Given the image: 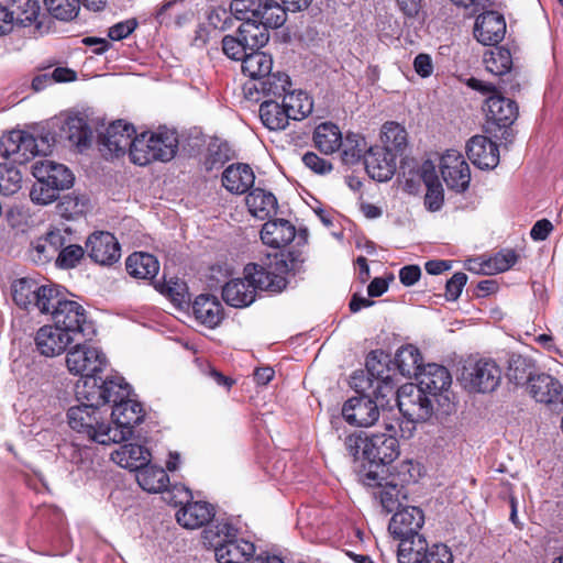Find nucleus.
<instances>
[{
    "mask_svg": "<svg viewBox=\"0 0 563 563\" xmlns=\"http://www.w3.org/2000/svg\"><path fill=\"white\" fill-rule=\"evenodd\" d=\"M172 137L165 136L164 150H155L153 146L156 141L151 140L150 132H143L134 135L129 146V154L132 163L145 166L154 161L169 162L172 155Z\"/></svg>",
    "mask_w": 563,
    "mask_h": 563,
    "instance_id": "obj_18",
    "label": "nucleus"
},
{
    "mask_svg": "<svg viewBox=\"0 0 563 563\" xmlns=\"http://www.w3.org/2000/svg\"><path fill=\"white\" fill-rule=\"evenodd\" d=\"M111 416L113 426L108 423L107 433L111 438V443H119L132 435L134 426L143 420L144 411L132 393V396L113 404Z\"/></svg>",
    "mask_w": 563,
    "mask_h": 563,
    "instance_id": "obj_7",
    "label": "nucleus"
},
{
    "mask_svg": "<svg viewBox=\"0 0 563 563\" xmlns=\"http://www.w3.org/2000/svg\"><path fill=\"white\" fill-rule=\"evenodd\" d=\"M302 162L306 167L317 174L324 175L332 170V164L329 161L321 158L313 152H307L302 156Z\"/></svg>",
    "mask_w": 563,
    "mask_h": 563,
    "instance_id": "obj_61",
    "label": "nucleus"
},
{
    "mask_svg": "<svg viewBox=\"0 0 563 563\" xmlns=\"http://www.w3.org/2000/svg\"><path fill=\"white\" fill-rule=\"evenodd\" d=\"M214 555L219 563H243L247 561L255 551L253 543L246 540L217 541L212 545Z\"/></svg>",
    "mask_w": 563,
    "mask_h": 563,
    "instance_id": "obj_33",
    "label": "nucleus"
},
{
    "mask_svg": "<svg viewBox=\"0 0 563 563\" xmlns=\"http://www.w3.org/2000/svg\"><path fill=\"white\" fill-rule=\"evenodd\" d=\"M192 313L201 324L213 329L222 320V305L217 297L199 295L192 302Z\"/></svg>",
    "mask_w": 563,
    "mask_h": 563,
    "instance_id": "obj_36",
    "label": "nucleus"
},
{
    "mask_svg": "<svg viewBox=\"0 0 563 563\" xmlns=\"http://www.w3.org/2000/svg\"><path fill=\"white\" fill-rule=\"evenodd\" d=\"M47 11L57 20L70 21L80 10L79 0H44Z\"/></svg>",
    "mask_w": 563,
    "mask_h": 563,
    "instance_id": "obj_52",
    "label": "nucleus"
},
{
    "mask_svg": "<svg viewBox=\"0 0 563 563\" xmlns=\"http://www.w3.org/2000/svg\"><path fill=\"white\" fill-rule=\"evenodd\" d=\"M68 371L74 375H80L85 379L96 377L97 373L107 366L104 353L97 346L76 344L66 356Z\"/></svg>",
    "mask_w": 563,
    "mask_h": 563,
    "instance_id": "obj_13",
    "label": "nucleus"
},
{
    "mask_svg": "<svg viewBox=\"0 0 563 563\" xmlns=\"http://www.w3.org/2000/svg\"><path fill=\"white\" fill-rule=\"evenodd\" d=\"M290 86L291 82L288 75L280 71H271L258 81L246 82L243 90L245 97L250 100L258 101V98H254V93L277 100L278 98H284Z\"/></svg>",
    "mask_w": 563,
    "mask_h": 563,
    "instance_id": "obj_23",
    "label": "nucleus"
},
{
    "mask_svg": "<svg viewBox=\"0 0 563 563\" xmlns=\"http://www.w3.org/2000/svg\"><path fill=\"white\" fill-rule=\"evenodd\" d=\"M190 499L179 501L180 507L175 514L176 521L186 529H198L208 525L216 515L214 506L206 500Z\"/></svg>",
    "mask_w": 563,
    "mask_h": 563,
    "instance_id": "obj_21",
    "label": "nucleus"
},
{
    "mask_svg": "<svg viewBox=\"0 0 563 563\" xmlns=\"http://www.w3.org/2000/svg\"><path fill=\"white\" fill-rule=\"evenodd\" d=\"M382 141L389 153L397 155L407 145V132L404 126L396 122H386L382 129Z\"/></svg>",
    "mask_w": 563,
    "mask_h": 563,
    "instance_id": "obj_47",
    "label": "nucleus"
},
{
    "mask_svg": "<svg viewBox=\"0 0 563 563\" xmlns=\"http://www.w3.org/2000/svg\"><path fill=\"white\" fill-rule=\"evenodd\" d=\"M506 33L504 16L496 11H486L479 14L474 26V36L483 45L499 43Z\"/></svg>",
    "mask_w": 563,
    "mask_h": 563,
    "instance_id": "obj_26",
    "label": "nucleus"
},
{
    "mask_svg": "<svg viewBox=\"0 0 563 563\" xmlns=\"http://www.w3.org/2000/svg\"><path fill=\"white\" fill-rule=\"evenodd\" d=\"M295 227L285 219L268 220L261 230V240L273 249L286 246L295 239Z\"/></svg>",
    "mask_w": 563,
    "mask_h": 563,
    "instance_id": "obj_34",
    "label": "nucleus"
},
{
    "mask_svg": "<svg viewBox=\"0 0 563 563\" xmlns=\"http://www.w3.org/2000/svg\"><path fill=\"white\" fill-rule=\"evenodd\" d=\"M135 479L144 493H168L169 477L162 467L148 463L136 472Z\"/></svg>",
    "mask_w": 563,
    "mask_h": 563,
    "instance_id": "obj_40",
    "label": "nucleus"
},
{
    "mask_svg": "<svg viewBox=\"0 0 563 563\" xmlns=\"http://www.w3.org/2000/svg\"><path fill=\"white\" fill-rule=\"evenodd\" d=\"M398 563H453V554L449 547L437 543L429 547L423 537L416 541L399 544L397 551Z\"/></svg>",
    "mask_w": 563,
    "mask_h": 563,
    "instance_id": "obj_12",
    "label": "nucleus"
},
{
    "mask_svg": "<svg viewBox=\"0 0 563 563\" xmlns=\"http://www.w3.org/2000/svg\"><path fill=\"white\" fill-rule=\"evenodd\" d=\"M374 501L380 508L383 515L395 514L405 507L402 501L398 499V495H374Z\"/></svg>",
    "mask_w": 563,
    "mask_h": 563,
    "instance_id": "obj_62",
    "label": "nucleus"
},
{
    "mask_svg": "<svg viewBox=\"0 0 563 563\" xmlns=\"http://www.w3.org/2000/svg\"><path fill=\"white\" fill-rule=\"evenodd\" d=\"M395 363L400 374L406 377H417L424 367L419 349L412 344L404 345L397 350Z\"/></svg>",
    "mask_w": 563,
    "mask_h": 563,
    "instance_id": "obj_45",
    "label": "nucleus"
},
{
    "mask_svg": "<svg viewBox=\"0 0 563 563\" xmlns=\"http://www.w3.org/2000/svg\"><path fill=\"white\" fill-rule=\"evenodd\" d=\"M111 460L122 468L139 472L150 463L151 453L141 444L126 443L111 453Z\"/></svg>",
    "mask_w": 563,
    "mask_h": 563,
    "instance_id": "obj_32",
    "label": "nucleus"
},
{
    "mask_svg": "<svg viewBox=\"0 0 563 563\" xmlns=\"http://www.w3.org/2000/svg\"><path fill=\"white\" fill-rule=\"evenodd\" d=\"M440 172L448 188L463 192L468 188L471 170L464 156L455 151L449 150L440 161Z\"/></svg>",
    "mask_w": 563,
    "mask_h": 563,
    "instance_id": "obj_17",
    "label": "nucleus"
},
{
    "mask_svg": "<svg viewBox=\"0 0 563 563\" xmlns=\"http://www.w3.org/2000/svg\"><path fill=\"white\" fill-rule=\"evenodd\" d=\"M230 10L235 19L254 18L267 31L282 26L286 21V11H288L277 0H232Z\"/></svg>",
    "mask_w": 563,
    "mask_h": 563,
    "instance_id": "obj_6",
    "label": "nucleus"
},
{
    "mask_svg": "<svg viewBox=\"0 0 563 563\" xmlns=\"http://www.w3.org/2000/svg\"><path fill=\"white\" fill-rule=\"evenodd\" d=\"M132 388L122 376L114 375L99 383L97 377H88L77 386V399H86L92 404L103 406L115 404L123 398L132 396Z\"/></svg>",
    "mask_w": 563,
    "mask_h": 563,
    "instance_id": "obj_5",
    "label": "nucleus"
},
{
    "mask_svg": "<svg viewBox=\"0 0 563 563\" xmlns=\"http://www.w3.org/2000/svg\"><path fill=\"white\" fill-rule=\"evenodd\" d=\"M84 249L76 244L63 246L56 257V265L60 268H73L84 256Z\"/></svg>",
    "mask_w": 563,
    "mask_h": 563,
    "instance_id": "obj_57",
    "label": "nucleus"
},
{
    "mask_svg": "<svg viewBox=\"0 0 563 563\" xmlns=\"http://www.w3.org/2000/svg\"><path fill=\"white\" fill-rule=\"evenodd\" d=\"M62 130L69 142L80 152L86 150L91 143L92 131L86 119L78 114L69 115L65 120Z\"/></svg>",
    "mask_w": 563,
    "mask_h": 563,
    "instance_id": "obj_41",
    "label": "nucleus"
},
{
    "mask_svg": "<svg viewBox=\"0 0 563 563\" xmlns=\"http://www.w3.org/2000/svg\"><path fill=\"white\" fill-rule=\"evenodd\" d=\"M342 161L346 165H354L362 158L365 159L367 153V143L365 139L357 133H349L342 143Z\"/></svg>",
    "mask_w": 563,
    "mask_h": 563,
    "instance_id": "obj_49",
    "label": "nucleus"
},
{
    "mask_svg": "<svg viewBox=\"0 0 563 563\" xmlns=\"http://www.w3.org/2000/svg\"><path fill=\"white\" fill-rule=\"evenodd\" d=\"M54 142L51 133L33 135L21 130L11 131L2 139V157L22 166L36 155L49 154Z\"/></svg>",
    "mask_w": 563,
    "mask_h": 563,
    "instance_id": "obj_3",
    "label": "nucleus"
},
{
    "mask_svg": "<svg viewBox=\"0 0 563 563\" xmlns=\"http://www.w3.org/2000/svg\"><path fill=\"white\" fill-rule=\"evenodd\" d=\"M467 282V276L464 273H455L448 282L445 286V296L449 300H456Z\"/></svg>",
    "mask_w": 563,
    "mask_h": 563,
    "instance_id": "obj_64",
    "label": "nucleus"
},
{
    "mask_svg": "<svg viewBox=\"0 0 563 563\" xmlns=\"http://www.w3.org/2000/svg\"><path fill=\"white\" fill-rule=\"evenodd\" d=\"M423 523L422 509L416 506H406L393 515L388 531L395 539L400 540L399 544L408 543V545H411V541L422 537L419 531Z\"/></svg>",
    "mask_w": 563,
    "mask_h": 563,
    "instance_id": "obj_15",
    "label": "nucleus"
},
{
    "mask_svg": "<svg viewBox=\"0 0 563 563\" xmlns=\"http://www.w3.org/2000/svg\"><path fill=\"white\" fill-rule=\"evenodd\" d=\"M260 118L262 123L272 131L286 129L289 120H291L283 103L274 99L261 103Z\"/></svg>",
    "mask_w": 563,
    "mask_h": 563,
    "instance_id": "obj_43",
    "label": "nucleus"
},
{
    "mask_svg": "<svg viewBox=\"0 0 563 563\" xmlns=\"http://www.w3.org/2000/svg\"><path fill=\"white\" fill-rule=\"evenodd\" d=\"M313 142L320 152L328 155L341 148L343 137L340 129L335 124L324 122L316 128Z\"/></svg>",
    "mask_w": 563,
    "mask_h": 563,
    "instance_id": "obj_44",
    "label": "nucleus"
},
{
    "mask_svg": "<svg viewBox=\"0 0 563 563\" xmlns=\"http://www.w3.org/2000/svg\"><path fill=\"white\" fill-rule=\"evenodd\" d=\"M282 103L291 120H301L308 117L313 109L311 98L301 90L287 92L284 96Z\"/></svg>",
    "mask_w": 563,
    "mask_h": 563,
    "instance_id": "obj_46",
    "label": "nucleus"
},
{
    "mask_svg": "<svg viewBox=\"0 0 563 563\" xmlns=\"http://www.w3.org/2000/svg\"><path fill=\"white\" fill-rule=\"evenodd\" d=\"M239 20L242 21V24L238 27V37L246 49H260L268 42V31L254 18Z\"/></svg>",
    "mask_w": 563,
    "mask_h": 563,
    "instance_id": "obj_38",
    "label": "nucleus"
},
{
    "mask_svg": "<svg viewBox=\"0 0 563 563\" xmlns=\"http://www.w3.org/2000/svg\"><path fill=\"white\" fill-rule=\"evenodd\" d=\"M365 448V461L375 466L390 464L399 454L398 441L391 434H372L367 437Z\"/></svg>",
    "mask_w": 563,
    "mask_h": 563,
    "instance_id": "obj_24",
    "label": "nucleus"
},
{
    "mask_svg": "<svg viewBox=\"0 0 563 563\" xmlns=\"http://www.w3.org/2000/svg\"><path fill=\"white\" fill-rule=\"evenodd\" d=\"M53 297L54 300L48 305V310L43 312L45 316H51L53 323L75 340L79 335L90 339L96 333L95 324L88 318L82 305L66 298L59 286L56 287Z\"/></svg>",
    "mask_w": 563,
    "mask_h": 563,
    "instance_id": "obj_2",
    "label": "nucleus"
},
{
    "mask_svg": "<svg viewBox=\"0 0 563 563\" xmlns=\"http://www.w3.org/2000/svg\"><path fill=\"white\" fill-rule=\"evenodd\" d=\"M22 172L15 165L2 163V195H13L22 187Z\"/></svg>",
    "mask_w": 563,
    "mask_h": 563,
    "instance_id": "obj_55",
    "label": "nucleus"
},
{
    "mask_svg": "<svg viewBox=\"0 0 563 563\" xmlns=\"http://www.w3.org/2000/svg\"><path fill=\"white\" fill-rule=\"evenodd\" d=\"M484 64L486 69L496 76H503L510 71L512 66V57L510 51L497 46L484 55Z\"/></svg>",
    "mask_w": 563,
    "mask_h": 563,
    "instance_id": "obj_48",
    "label": "nucleus"
},
{
    "mask_svg": "<svg viewBox=\"0 0 563 563\" xmlns=\"http://www.w3.org/2000/svg\"><path fill=\"white\" fill-rule=\"evenodd\" d=\"M125 268L129 275L137 279L152 280L159 271L157 258L146 252H134L128 256Z\"/></svg>",
    "mask_w": 563,
    "mask_h": 563,
    "instance_id": "obj_37",
    "label": "nucleus"
},
{
    "mask_svg": "<svg viewBox=\"0 0 563 563\" xmlns=\"http://www.w3.org/2000/svg\"><path fill=\"white\" fill-rule=\"evenodd\" d=\"M466 153L470 161L481 169H493L499 163L497 144L484 135L473 136L466 145Z\"/></svg>",
    "mask_w": 563,
    "mask_h": 563,
    "instance_id": "obj_29",
    "label": "nucleus"
},
{
    "mask_svg": "<svg viewBox=\"0 0 563 563\" xmlns=\"http://www.w3.org/2000/svg\"><path fill=\"white\" fill-rule=\"evenodd\" d=\"M59 189L44 180H36L33 185L30 197L36 205L46 206L54 202L59 196Z\"/></svg>",
    "mask_w": 563,
    "mask_h": 563,
    "instance_id": "obj_54",
    "label": "nucleus"
},
{
    "mask_svg": "<svg viewBox=\"0 0 563 563\" xmlns=\"http://www.w3.org/2000/svg\"><path fill=\"white\" fill-rule=\"evenodd\" d=\"M56 287L54 284L40 285L35 279L23 277L12 283L11 292L16 306L25 310H37L43 314L54 300Z\"/></svg>",
    "mask_w": 563,
    "mask_h": 563,
    "instance_id": "obj_9",
    "label": "nucleus"
},
{
    "mask_svg": "<svg viewBox=\"0 0 563 563\" xmlns=\"http://www.w3.org/2000/svg\"><path fill=\"white\" fill-rule=\"evenodd\" d=\"M89 257L100 265H112L121 256L115 236L109 232H95L86 244Z\"/></svg>",
    "mask_w": 563,
    "mask_h": 563,
    "instance_id": "obj_25",
    "label": "nucleus"
},
{
    "mask_svg": "<svg viewBox=\"0 0 563 563\" xmlns=\"http://www.w3.org/2000/svg\"><path fill=\"white\" fill-rule=\"evenodd\" d=\"M399 411L410 422L424 421L433 413L434 399L419 384L407 383L396 391Z\"/></svg>",
    "mask_w": 563,
    "mask_h": 563,
    "instance_id": "obj_10",
    "label": "nucleus"
},
{
    "mask_svg": "<svg viewBox=\"0 0 563 563\" xmlns=\"http://www.w3.org/2000/svg\"><path fill=\"white\" fill-rule=\"evenodd\" d=\"M467 85L479 92L492 93L486 99V115L488 121L499 128H507L517 120L518 106L516 101L499 95L493 84L485 82L477 78H471Z\"/></svg>",
    "mask_w": 563,
    "mask_h": 563,
    "instance_id": "obj_8",
    "label": "nucleus"
},
{
    "mask_svg": "<svg viewBox=\"0 0 563 563\" xmlns=\"http://www.w3.org/2000/svg\"><path fill=\"white\" fill-rule=\"evenodd\" d=\"M344 420L355 427H371L379 418V405L367 395L347 399L342 407Z\"/></svg>",
    "mask_w": 563,
    "mask_h": 563,
    "instance_id": "obj_20",
    "label": "nucleus"
},
{
    "mask_svg": "<svg viewBox=\"0 0 563 563\" xmlns=\"http://www.w3.org/2000/svg\"><path fill=\"white\" fill-rule=\"evenodd\" d=\"M135 129L131 123L118 120L109 124L98 136L99 151L104 157H119L129 148Z\"/></svg>",
    "mask_w": 563,
    "mask_h": 563,
    "instance_id": "obj_16",
    "label": "nucleus"
},
{
    "mask_svg": "<svg viewBox=\"0 0 563 563\" xmlns=\"http://www.w3.org/2000/svg\"><path fill=\"white\" fill-rule=\"evenodd\" d=\"M186 0H165V2L156 11L155 18L159 24H167L170 21L173 14H176L177 25H181L183 22L189 19L190 11H185L178 14L180 7H183Z\"/></svg>",
    "mask_w": 563,
    "mask_h": 563,
    "instance_id": "obj_53",
    "label": "nucleus"
},
{
    "mask_svg": "<svg viewBox=\"0 0 563 563\" xmlns=\"http://www.w3.org/2000/svg\"><path fill=\"white\" fill-rule=\"evenodd\" d=\"M365 445H367V437L363 438L361 433H352L344 440L345 450L354 461L361 459L365 461V450H367Z\"/></svg>",
    "mask_w": 563,
    "mask_h": 563,
    "instance_id": "obj_59",
    "label": "nucleus"
},
{
    "mask_svg": "<svg viewBox=\"0 0 563 563\" xmlns=\"http://www.w3.org/2000/svg\"><path fill=\"white\" fill-rule=\"evenodd\" d=\"M231 158V148L227 142L213 140L209 143L205 157L207 170L221 167Z\"/></svg>",
    "mask_w": 563,
    "mask_h": 563,
    "instance_id": "obj_51",
    "label": "nucleus"
},
{
    "mask_svg": "<svg viewBox=\"0 0 563 563\" xmlns=\"http://www.w3.org/2000/svg\"><path fill=\"white\" fill-rule=\"evenodd\" d=\"M40 12L37 0H10L7 5H2V35L13 31H22L24 34V30L33 24L38 27Z\"/></svg>",
    "mask_w": 563,
    "mask_h": 563,
    "instance_id": "obj_14",
    "label": "nucleus"
},
{
    "mask_svg": "<svg viewBox=\"0 0 563 563\" xmlns=\"http://www.w3.org/2000/svg\"><path fill=\"white\" fill-rule=\"evenodd\" d=\"M236 536L238 529L229 522L217 525L216 530L209 528L202 531L203 543L208 545H213L217 541L238 540Z\"/></svg>",
    "mask_w": 563,
    "mask_h": 563,
    "instance_id": "obj_56",
    "label": "nucleus"
},
{
    "mask_svg": "<svg viewBox=\"0 0 563 563\" xmlns=\"http://www.w3.org/2000/svg\"><path fill=\"white\" fill-rule=\"evenodd\" d=\"M222 51L229 58L241 62L249 52L238 35H225L222 40Z\"/></svg>",
    "mask_w": 563,
    "mask_h": 563,
    "instance_id": "obj_60",
    "label": "nucleus"
},
{
    "mask_svg": "<svg viewBox=\"0 0 563 563\" xmlns=\"http://www.w3.org/2000/svg\"><path fill=\"white\" fill-rule=\"evenodd\" d=\"M245 202L250 213L261 220L269 218L277 211L276 197L261 188L252 189L247 194Z\"/></svg>",
    "mask_w": 563,
    "mask_h": 563,
    "instance_id": "obj_39",
    "label": "nucleus"
},
{
    "mask_svg": "<svg viewBox=\"0 0 563 563\" xmlns=\"http://www.w3.org/2000/svg\"><path fill=\"white\" fill-rule=\"evenodd\" d=\"M501 371L492 360H479L464 367L461 383L470 393H490L499 385Z\"/></svg>",
    "mask_w": 563,
    "mask_h": 563,
    "instance_id": "obj_11",
    "label": "nucleus"
},
{
    "mask_svg": "<svg viewBox=\"0 0 563 563\" xmlns=\"http://www.w3.org/2000/svg\"><path fill=\"white\" fill-rule=\"evenodd\" d=\"M76 340L58 328L55 323L41 327L35 334L34 342L38 353L46 357L63 354Z\"/></svg>",
    "mask_w": 563,
    "mask_h": 563,
    "instance_id": "obj_22",
    "label": "nucleus"
},
{
    "mask_svg": "<svg viewBox=\"0 0 563 563\" xmlns=\"http://www.w3.org/2000/svg\"><path fill=\"white\" fill-rule=\"evenodd\" d=\"M66 242V236L60 230H52L32 243L30 256L37 264L48 263L55 256L57 257Z\"/></svg>",
    "mask_w": 563,
    "mask_h": 563,
    "instance_id": "obj_31",
    "label": "nucleus"
},
{
    "mask_svg": "<svg viewBox=\"0 0 563 563\" xmlns=\"http://www.w3.org/2000/svg\"><path fill=\"white\" fill-rule=\"evenodd\" d=\"M294 266L284 253L268 254L263 264H247L244 278H234L222 288V298L231 307L244 308L255 300L256 289L280 292Z\"/></svg>",
    "mask_w": 563,
    "mask_h": 563,
    "instance_id": "obj_1",
    "label": "nucleus"
},
{
    "mask_svg": "<svg viewBox=\"0 0 563 563\" xmlns=\"http://www.w3.org/2000/svg\"><path fill=\"white\" fill-rule=\"evenodd\" d=\"M518 254L511 249H505L494 256L483 261L481 272L485 275L504 273L511 268L518 261Z\"/></svg>",
    "mask_w": 563,
    "mask_h": 563,
    "instance_id": "obj_50",
    "label": "nucleus"
},
{
    "mask_svg": "<svg viewBox=\"0 0 563 563\" xmlns=\"http://www.w3.org/2000/svg\"><path fill=\"white\" fill-rule=\"evenodd\" d=\"M78 401L79 405L70 407L67 411L69 427L93 442L102 445L111 444V438L107 433L108 422L99 409L101 406L86 399H78Z\"/></svg>",
    "mask_w": 563,
    "mask_h": 563,
    "instance_id": "obj_4",
    "label": "nucleus"
},
{
    "mask_svg": "<svg viewBox=\"0 0 563 563\" xmlns=\"http://www.w3.org/2000/svg\"><path fill=\"white\" fill-rule=\"evenodd\" d=\"M375 383L373 394L375 396V401L379 406L388 404L389 397H393L395 395V385L393 383V379L387 375L385 377H375L374 380H372V385Z\"/></svg>",
    "mask_w": 563,
    "mask_h": 563,
    "instance_id": "obj_58",
    "label": "nucleus"
},
{
    "mask_svg": "<svg viewBox=\"0 0 563 563\" xmlns=\"http://www.w3.org/2000/svg\"><path fill=\"white\" fill-rule=\"evenodd\" d=\"M368 176L377 181L389 180L396 170V155L380 146L369 147L364 161Z\"/></svg>",
    "mask_w": 563,
    "mask_h": 563,
    "instance_id": "obj_27",
    "label": "nucleus"
},
{
    "mask_svg": "<svg viewBox=\"0 0 563 563\" xmlns=\"http://www.w3.org/2000/svg\"><path fill=\"white\" fill-rule=\"evenodd\" d=\"M528 388L538 402L547 405L563 402V386L551 375L539 374L530 377Z\"/></svg>",
    "mask_w": 563,
    "mask_h": 563,
    "instance_id": "obj_30",
    "label": "nucleus"
},
{
    "mask_svg": "<svg viewBox=\"0 0 563 563\" xmlns=\"http://www.w3.org/2000/svg\"><path fill=\"white\" fill-rule=\"evenodd\" d=\"M443 188L441 184L431 185L427 188L424 206L430 211H438L443 205Z\"/></svg>",
    "mask_w": 563,
    "mask_h": 563,
    "instance_id": "obj_63",
    "label": "nucleus"
},
{
    "mask_svg": "<svg viewBox=\"0 0 563 563\" xmlns=\"http://www.w3.org/2000/svg\"><path fill=\"white\" fill-rule=\"evenodd\" d=\"M32 174L36 180L48 181L59 190L68 189L74 184L71 170L51 159L36 161L32 166Z\"/></svg>",
    "mask_w": 563,
    "mask_h": 563,
    "instance_id": "obj_28",
    "label": "nucleus"
},
{
    "mask_svg": "<svg viewBox=\"0 0 563 563\" xmlns=\"http://www.w3.org/2000/svg\"><path fill=\"white\" fill-rule=\"evenodd\" d=\"M241 67L243 74L251 78L250 81H258L272 71L273 58L260 49L249 51Z\"/></svg>",
    "mask_w": 563,
    "mask_h": 563,
    "instance_id": "obj_42",
    "label": "nucleus"
},
{
    "mask_svg": "<svg viewBox=\"0 0 563 563\" xmlns=\"http://www.w3.org/2000/svg\"><path fill=\"white\" fill-rule=\"evenodd\" d=\"M254 180V173L246 164H232L222 173L223 187L236 195L246 192L253 186Z\"/></svg>",
    "mask_w": 563,
    "mask_h": 563,
    "instance_id": "obj_35",
    "label": "nucleus"
},
{
    "mask_svg": "<svg viewBox=\"0 0 563 563\" xmlns=\"http://www.w3.org/2000/svg\"><path fill=\"white\" fill-rule=\"evenodd\" d=\"M418 384L435 402L449 401V388L452 377L448 368L439 364H428L417 376Z\"/></svg>",
    "mask_w": 563,
    "mask_h": 563,
    "instance_id": "obj_19",
    "label": "nucleus"
}]
</instances>
